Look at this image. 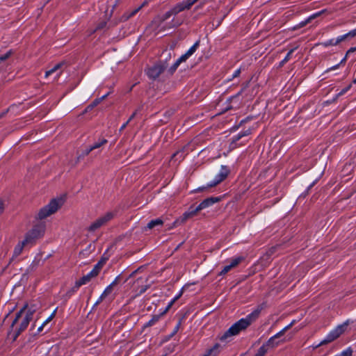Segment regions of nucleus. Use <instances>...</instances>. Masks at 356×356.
Returning <instances> with one entry per match:
<instances>
[{
	"label": "nucleus",
	"instance_id": "nucleus-1",
	"mask_svg": "<svg viewBox=\"0 0 356 356\" xmlns=\"http://www.w3.org/2000/svg\"><path fill=\"white\" fill-rule=\"evenodd\" d=\"M260 310H255L245 318H241L234 323L221 337L220 340L223 341L229 337L238 334L241 331L245 330L252 323L253 320L259 316Z\"/></svg>",
	"mask_w": 356,
	"mask_h": 356
},
{
	"label": "nucleus",
	"instance_id": "nucleus-2",
	"mask_svg": "<svg viewBox=\"0 0 356 356\" xmlns=\"http://www.w3.org/2000/svg\"><path fill=\"white\" fill-rule=\"evenodd\" d=\"M294 321L291 322L289 325L282 329L275 335L270 337L265 343H264L258 350L257 353L254 356H265L269 348H274L277 346L280 341H276L277 339H279L284 334V333L289 330L294 323Z\"/></svg>",
	"mask_w": 356,
	"mask_h": 356
},
{
	"label": "nucleus",
	"instance_id": "nucleus-3",
	"mask_svg": "<svg viewBox=\"0 0 356 356\" xmlns=\"http://www.w3.org/2000/svg\"><path fill=\"white\" fill-rule=\"evenodd\" d=\"M171 56L168 54V57L165 60H159L153 65L148 67L146 70L147 76L152 80H156L168 67V59L170 58Z\"/></svg>",
	"mask_w": 356,
	"mask_h": 356
},
{
	"label": "nucleus",
	"instance_id": "nucleus-4",
	"mask_svg": "<svg viewBox=\"0 0 356 356\" xmlns=\"http://www.w3.org/2000/svg\"><path fill=\"white\" fill-rule=\"evenodd\" d=\"M63 200L61 199L56 200L53 199L50 202L42 207L38 213V218L39 220H43L49 216L56 213L62 206Z\"/></svg>",
	"mask_w": 356,
	"mask_h": 356
},
{
	"label": "nucleus",
	"instance_id": "nucleus-5",
	"mask_svg": "<svg viewBox=\"0 0 356 356\" xmlns=\"http://www.w3.org/2000/svg\"><path fill=\"white\" fill-rule=\"evenodd\" d=\"M45 231V225L44 222H40L35 225L31 230H30L25 236V242L29 243H33L35 239L40 238L43 236Z\"/></svg>",
	"mask_w": 356,
	"mask_h": 356
},
{
	"label": "nucleus",
	"instance_id": "nucleus-6",
	"mask_svg": "<svg viewBox=\"0 0 356 356\" xmlns=\"http://www.w3.org/2000/svg\"><path fill=\"white\" fill-rule=\"evenodd\" d=\"M229 174V168L225 165H222L220 173L217 175L216 179L213 182L209 184L207 186L199 187L198 188L195 189L194 192H202L207 188L216 186L224 179H225Z\"/></svg>",
	"mask_w": 356,
	"mask_h": 356
},
{
	"label": "nucleus",
	"instance_id": "nucleus-7",
	"mask_svg": "<svg viewBox=\"0 0 356 356\" xmlns=\"http://www.w3.org/2000/svg\"><path fill=\"white\" fill-rule=\"evenodd\" d=\"M200 45V41H197L186 54L182 55L168 70L170 74H172L180 65V63L185 62L197 49Z\"/></svg>",
	"mask_w": 356,
	"mask_h": 356
},
{
	"label": "nucleus",
	"instance_id": "nucleus-8",
	"mask_svg": "<svg viewBox=\"0 0 356 356\" xmlns=\"http://www.w3.org/2000/svg\"><path fill=\"white\" fill-rule=\"evenodd\" d=\"M113 218V213L111 212L106 213L104 216L99 217L95 222H93L90 227L88 228V231L89 232H95L97 229L100 228L102 226L106 224L108 221H110Z\"/></svg>",
	"mask_w": 356,
	"mask_h": 356
},
{
	"label": "nucleus",
	"instance_id": "nucleus-9",
	"mask_svg": "<svg viewBox=\"0 0 356 356\" xmlns=\"http://www.w3.org/2000/svg\"><path fill=\"white\" fill-rule=\"evenodd\" d=\"M200 211L197 210V208H194L193 206H191L188 211H186L183 213L181 216L177 218L173 223V227H176L179 225L184 224L188 219L193 218L196 216Z\"/></svg>",
	"mask_w": 356,
	"mask_h": 356
},
{
	"label": "nucleus",
	"instance_id": "nucleus-10",
	"mask_svg": "<svg viewBox=\"0 0 356 356\" xmlns=\"http://www.w3.org/2000/svg\"><path fill=\"white\" fill-rule=\"evenodd\" d=\"M182 293H183V289L180 291V293H179V295H177L170 303L169 305H168V307H166V309L163 312H161L160 314H158V315H154L152 318L151 320H149L147 324L145 325V327H150L152 325H153L156 322H157L159 321V319L160 318V317L163 315H164L167 312L168 310L171 307V306L173 305V303L177 300L182 295Z\"/></svg>",
	"mask_w": 356,
	"mask_h": 356
},
{
	"label": "nucleus",
	"instance_id": "nucleus-11",
	"mask_svg": "<svg viewBox=\"0 0 356 356\" xmlns=\"http://www.w3.org/2000/svg\"><path fill=\"white\" fill-rule=\"evenodd\" d=\"M97 277L95 273L91 270L88 274L83 275L81 278L75 282L74 286L72 288L71 291H76L81 286L89 282L91 279Z\"/></svg>",
	"mask_w": 356,
	"mask_h": 356
},
{
	"label": "nucleus",
	"instance_id": "nucleus-12",
	"mask_svg": "<svg viewBox=\"0 0 356 356\" xmlns=\"http://www.w3.org/2000/svg\"><path fill=\"white\" fill-rule=\"evenodd\" d=\"M31 320H32V318H31V317H30V315L24 316V318L22 319V321L19 325V328L16 330V332L13 336V341H15L17 339V338L19 336V334L27 328V327H28L29 323L31 321Z\"/></svg>",
	"mask_w": 356,
	"mask_h": 356
},
{
	"label": "nucleus",
	"instance_id": "nucleus-13",
	"mask_svg": "<svg viewBox=\"0 0 356 356\" xmlns=\"http://www.w3.org/2000/svg\"><path fill=\"white\" fill-rule=\"evenodd\" d=\"M220 200V197H211L204 200L197 207V210L201 211L214 203L218 202Z\"/></svg>",
	"mask_w": 356,
	"mask_h": 356
},
{
	"label": "nucleus",
	"instance_id": "nucleus-14",
	"mask_svg": "<svg viewBox=\"0 0 356 356\" xmlns=\"http://www.w3.org/2000/svg\"><path fill=\"white\" fill-rule=\"evenodd\" d=\"M348 323H345L342 325H338L334 330L329 333V335L332 337L333 340L337 339L339 336L343 334L345 331L346 327H347Z\"/></svg>",
	"mask_w": 356,
	"mask_h": 356
},
{
	"label": "nucleus",
	"instance_id": "nucleus-15",
	"mask_svg": "<svg viewBox=\"0 0 356 356\" xmlns=\"http://www.w3.org/2000/svg\"><path fill=\"white\" fill-rule=\"evenodd\" d=\"M326 12V10H322L321 11H319L318 13H316L313 15H312L310 17H309L306 20L303 21V22H301L298 27V28H302L305 26H306L308 23L311 22V21L312 19H314L316 18H317L318 17L321 16L323 13H325Z\"/></svg>",
	"mask_w": 356,
	"mask_h": 356
},
{
	"label": "nucleus",
	"instance_id": "nucleus-16",
	"mask_svg": "<svg viewBox=\"0 0 356 356\" xmlns=\"http://www.w3.org/2000/svg\"><path fill=\"white\" fill-rule=\"evenodd\" d=\"M109 92L102 96L100 98L95 99L90 104H89L84 110L83 113H86L92 111L95 106H97L102 101H103L108 95Z\"/></svg>",
	"mask_w": 356,
	"mask_h": 356
},
{
	"label": "nucleus",
	"instance_id": "nucleus-17",
	"mask_svg": "<svg viewBox=\"0 0 356 356\" xmlns=\"http://www.w3.org/2000/svg\"><path fill=\"white\" fill-rule=\"evenodd\" d=\"M220 348L221 346L219 343H216L203 356H217L220 352Z\"/></svg>",
	"mask_w": 356,
	"mask_h": 356
},
{
	"label": "nucleus",
	"instance_id": "nucleus-18",
	"mask_svg": "<svg viewBox=\"0 0 356 356\" xmlns=\"http://www.w3.org/2000/svg\"><path fill=\"white\" fill-rule=\"evenodd\" d=\"M29 244L28 242H25V239L21 242H19L15 248L14 252H13V257H18L22 252L24 247Z\"/></svg>",
	"mask_w": 356,
	"mask_h": 356
},
{
	"label": "nucleus",
	"instance_id": "nucleus-19",
	"mask_svg": "<svg viewBox=\"0 0 356 356\" xmlns=\"http://www.w3.org/2000/svg\"><path fill=\"white\" fill-rule=\"evenodd\" d=\"M342 41H343V38L341 36H340L336 40H334V39H331L328 41L321 43V44L325 47H327L328 46H335L341 42Z\"/></svg>",
	"mask_w": 356,
	"mask_h": 356
},
{
	"label": "nucleus",
	"instance_id": "nucleus-20",
	"mask_svg": "<svg viewBox=\"0 0 356 356\" xmlns=\"http://www.w3.org/2000/svg\"><path fill=\"white\" fill-rule=\"evenodd\" d=\"M27 305H25L17 314H16V316H15V319L13 321L12 323H11V325H10V329H13V327L15 326V325L17 323V321H19V319L22 317V314L24 312V311L26 310V309L27 308Z\"/></svg>",
	"mask_w": 356,
	"mask_h": 356
},
{
	"label": "nucleus",
	"instance_id": "nucleus-21",
	"mask_svg": "<svg viewBox=\"0 0 356 356\" xmlns=\"http://www.w3.org/2000/svg\"><path fill=\"white\" fill-rule=\"evenodd\" d=\"M141 9V7H138V8L134 10L133 11L130 13H125L122 17L120 21L125 22L128 20L130 17L135 15Z\"/></svg>",
	"mask_w": 356,
	"mask_h": 356
},
{
	"label": "nucleus",
	"instance_id": "nucleus-22",
	"mask_svg": "<svg viewBox=\"0 0 356 356\" xmlns=\"http://www.w3.org/2000/svg\"><path fill=\"white\" fill-rule=\"evenodd\" d=\"M163 224V221L160 218H157L149 221L147 225V228L151 229L155 227L156 226L162 225Z\"/></svg>",
	"mask_w": 356,
	"mask_h": 356
},
{
	"label": "nucleus",
	"instance_id": "nucleus-23",
	"mask_svg": "<svg viewBox=\"0 0 356 356\" xmlns=\"http://www.w3.org/2000/svg\"><path fill=\"white\" fill-rule=\"evenodd\" d=\"M173 15H174V13H172V9H171L170 10L165 13L163 16L158 17L157 19L159 22V25H160L162 22H163L164 21H165L166 19L170 18Z\"/></svg>",
	"mask_w": 356,
	"mask_h": 356
},
{
	"label": "nucleus",
	"instance_id": "nucleus-24",
	"mask_svg": "<svg viewBox=\"0 0 356 356\" xmlns=\"http://www.w3.org/2000/svg\"><path fill=\"white\" fill-rule=\"evenodd\" d=\"M56 311H57V308L53 312V313L50 315V316L42 324V325H40L38 327V332H40L43 330L44 326L47 323L50 322L54 318V316L56 315Z\"/></svg>",
	"mask_w": 356,
	"mask_h": 356
},
{
	"label": "nucleus",
	"instance_id": "nucleus-25",
	"mask_svg": "<svg viewBox=\"0 0 356 356\" xmlns=\"http://www.w3.org/2000/svg\"><path fill=\"white\" fill-rule=\"evenodd\" d=\"M63 65V63H59L58 64H56L53 68H51V70H47L45 72V77H47L49 76V75H51V74L54 73L55 72H56L58 70H59L62 65Z\"/></svg>",
	"mask_w": 356,
	"mask_h": 356
},
{
	"label": "nucleus",
	"instance_id": "nucleus-26",
	"mask_svg": "<svg viewBox=\"0 0 356 356\" xmlns=\"http://www.w3.org/2000/svg\"><path fill=\"white\" fill-rule=\"evenodd\" d=\"M250 134H251V131L250 129H248V130H246L245 131L239 133L237 136H234V138L233 139V142L236 143L238 140H239L241 138H243V136H248Z\"/></svg>",
	"mask_w": 356,
	"mask_h": 356
},
{
	"label": "nucleus",
	"instance_id": "nucleus-27",
	"mask_svg": "<svg viewBox=\"0 0 356 356\" xmlns=\"http://www.w3.org/2000/svg\"><path fill=\"white\" fill-rule=\"evenodd\" d=\"M108 140L105 138L100 139L98 142L95 143L92 146L93 149H96L97 148L101 147L102 145L106 144Z\"/></svg>",
	"mask_w": 356,
	"mask_h": 356
},
{
	"label": "nucleus",
	"instance_id": "nucleus-28",
	"mask_svg": "<svg viewBox=\"0 0 356 356\" xmlns=\"http://www.w3.org/2000/svg\"><path fill=\"white\" fill-rule=\"evenodd\" d=\"M13 54H14V51L12 49H10L5 54L0 56V63L8 59L12 55H13Z\"/></svg>",
	"mask_w": 356,
	"mask_h": 356
},
{
	"label": "nucleus",
	"instance_id": "nucleus-29",
	"mask_svg": "<svg viewBox=\"0 0 356 356\" xmlns=\"http://www.w3.org/2000/svg\"><path fill=\"white\" fill-rule=\"evenodd\" d=\"M113 290V287L111 285H108L102 294V298H105L107 296L111 294Z\"/></svg>",
	"mask_w": 356,
	"mask_h": 356
},
{
	"label": "nucleus",
	"instance_id": "nucleus-30",
	"mask_svg": "<svg viewBox=\"0 0 356 356\" xmlns=\"http://www.w3.org/2000/svg\"><path fill=\"white\" fill-rule=\"evenodd\" d=\"M243 258L241 257H238L237 258L234 259L232 262L230 263V266L233 268L236 266H237L242 261Z\"/></svg>",
	"mask_w": 356,
	"mask_h": 356
},
{
	"label": "nucleus",
	"instance_id": "nucleus-31",
	"mask_svg": "<svg viewBox=\"0 0 356 356\" xmlns=\"http://www.w3.org/2000/svg\"><path fill=\"white\" fill-rule=\"evenodd\" d=\"M103 266L99 264V262L94 266L93 269L92 270V271L95 273V275L96 276H97L100 272V270H102Z\"/></svg>",
	"mask_w": 356,
	"mask_h": 356
},
{
	"label": "nucleus",
	"instance_id": "nucleus-32",
	"mask_svg": "<svg viewBox=\"0 0 356 356\" xmlns=\"http://www.w3.org/2000/svg\"><path fill=\"white\" fill-rule=\"evenodd\" d=\"M355 36H356V29L350 31V32H348V33H346L343 35H341L343 40H345L348 37L354 38Z\"/></svg>",
	"mask_w": 356,
	"mask_h": 356
},
{
	"label": "nucleus",
	"instance_id": "nucleus-33",
	"mask_svg": "<svg viewBox=\"0 0 356 356\" xmlns=\"http://www.w3.org/2000/svg\"><path fill=\"white\" fill-rule=\"evenodd\" d=\"M353 355V350L351 348H348L346 350H343L339 356H352Z\"/></svg>",
	"mask_w": 356,
	"mask_h": 356
},
{
	"label": "nucleus",
	"instance_id": "nucleus-34",
	"mask_svg": "<svg viewBox=\"0 0 356 356\" xmlns=\"http://www.w3.org/2000/svg\"><path fill=\"white\" fill-rule=\"evenodd\" d=\"M298 46H296L293 48H292L291 49H290V51L288 52V54H286V56H285V58H284V61H286L288 62L290 58H291V54H293V52L296 49H298Z\"/></svg>",
	"mask_w": 356,
	"mask_h": 356
},
{
	"label": "nucleus",
	"instance_id": "nucleus-35",
	"mask_svg": "<svg viewBox=\"0 0 356 356\" xmlns=\"http://www.w3.org/2000/svg\"><path fill=\"white\" fill-rule=\"evenodd\" d=\"M35 311H36V309L33 306H31L29 308V309L27 310L25 315H26V316L30 315V317H31V318L33 319V314L35 312Z\"/></svg>",
	"mask_w": 356,
	"mask_h": 356
},
{
	"label": "nucleus",
	"instance_id": "nucleus-36",
	"mask_svg": "<svg viewBox=\"0 0 356 356\" xmlns=\"http://www.w3.org/2000/svg\"><path fill=\"white\" fill-rule=\"evenodd\" d=\"M334 341V340L332 339V337H330V335H329V334H328V335L326 337V338H325L324 340H323V341L319 343V345H318V346L325 345V344H327V343H330V342H332V341Z\"/></svg>",
	"mask_w": 356,
	"mask_h": 356
},
{
	"label": "nucleus",
	"instance_id": "nucleus-37",
	"mask_svg": "<svg viewBox=\"0 0 356 356\" xmlns=\"http://www.w3.org/2000/svg\"><path fill=\"white\" fill-rule=\"evenodd\" d=\"M106 24H107V22L106 21H103V22H99L97 24L95 31L104 29V27H106Z\"/></svg>",
	"mask_w": 356,
	"mask_h": 356
},
{
	"label": "nucleus",
	"instance_id": "nucleus-38",
	"mask_svg": "<svg viewBox=\"0 0 356 356\" xmlns=\"http://www.w3.org/2000/svg\"><path fill=\"white\" fill-rule=\"evenodd\" d=\"M232 268L230 266V265L225 266L220 273V275H225Z\"/></svg>",
	"mask_w": 356,
	"mask_h": 356
},
{
	"label": "nucleus",
	"instance_id": "nucleus-39",
	"mask_svg": "<svg viewBox=\"0 0 356 356\" xmlns=\"http://www.w3.org/2000/svg\"><path fill=\"white\" fill-rule=\"evenodd\" d=\"M108 259V257L106 256V253H104L101 259L98 262L101 264L102 266H104Z\"/></svg>",
	"mask_w": 356,
	"mask_h": 356
},
{
	"label": "nucleus",
	"instance_id": "nucleus-40",
	"mask_svg": "<svg viewBox=\"0 0 356 356\" xmlns=\"http://www.w3.org/2000/svg\"><path fill=\"white\" fill-rule=\"evenodd\" d=\"M93 149V148L92 147V146L89 147L88 148H86L83 154H82V156H88Z\"/></svg>",
	"mask_w": 356,
	"mask_h": 356
},
{
	"label": "nucleus",
	"instance_id": "nucleus-41",
	"mask_svg": "<svg viewBox=\"0 0 356 356\" xmlns=\"http://www.w3.org/2000/svg\"><path fill=\"white\" fill-rule=\"evenodd\" d=\"M180 325H181V321H179V323H177V325H176V327H175L174 329V331L172 332V333L170 334V337L174 336L177 332V331L179 330V327H180Z\"/></svg>",
	"mask_w": 356,
	"mask_h": 356
},
{
	"label": "nucleus",
	"instance_id": "nucleus-42",
	"mask_svg": "<svg viewBox=\"0 0 356 356\" xmlns=\"http://www.w3.org/2000/svg\"><path fill=\"white\" fill-rule=\"evenodd\" d=\"M351 86H352V85L350 84L347 87H346L343 89H342L341 91L340 92H339V95H342L345 94L348 90H350Z\"/></svg>",
	"mask_w": 356,
	"mask_h": 356
},
{
	"label": "nucleus",
	"instance_id": "nucleus-43",
	"mask_svg": "<svg viewBox=\"0 0 356 356\" xmlns=\"http://www.w3.org/2000/svg\"><path fill=\"white\" fill-rule=\"evenodd\" d=\"M149 286H150L149 284L142 286L140 287V294H142V293H145L147 290V289L149 288Z\"/></svg>",
	"mask_w": 356,
	"mask_h": 356
},
{
	"label": "nucleus",
	"instance_id": "nucleus-44",
	"mask_svg": "<svg viewBox=\"0 0 356 356\" xmlns=\"http://www.w3.org/2000/svg\"><path fill=\"white\" fill-rule=\"evenodd\" d=\"M276 250V247H272L270 249H269L267 252H266V254L267 256H270L272 255Z\"/></svg>",
	"mask_w": 356,
	"mask_h": 356
},
{
	"label": "nucleus",
	"instance_id": "nucleus-45",
	"mask_svg": "<svg viewBox=\"0 0 356 356\" xmlns=\"http://www.w3.org/2000/svg\"><path fill=\"white\" fill-rule=\"evenodd\" d=\"M120 280V276L119 275L115 279V280L110 285H111L113 287H114L115 285H117L119 283Z\"/></svg>",
	"mask_w": 356,
	"mask_h": 356
},
{
	"label": "nucleus",
	"instance_id": "nucleus-46",
	"mask_svg": "<svg viewBox=\"0 0 356 356\" xmlns=\"http://www.w3.org/2000/svg\"><path fill=\"white\" fill-rule=\"evenodd\" d=\"M356 51V46L354 47H351L350 49H349L348 50V51L346 52V56H348V54H350V53H353V52H355Z\"/></svg>",
	"mask_w": 356,
	"mask_h": 356
},
{
	"label": "nucleus",
	"instance_id": "nucleus-47",
	"mask_svg": "<svg viewBox=\"0 0 356 356\" xmlns=\"http://www.w3.org/2000/svg\"><path fill=\"white\" fill-rule=\"evenodd\" d=\"M240 74H241V70L238 69L233 74V78L238 76L240 75Z\"/></svg>",
	"mask_w": 356,
	"mask_h": 356
},
{
	"label": "nucleus",
	"instance_id": "nucleus-48",
	"mask_svg": "<svg viewBox=\"0 0 356 356\" xmlns=\"http://www.w3.org/2000/svg\"><path fill=\"white\" fill-rule=\"evenodd\" d=\"M3 202L1 200H0V215L3 213Z\"/></svg>",
	"mask_w": 356,
	"mask_h": 356
},
{
	"label": "nucleus",
	"instance_id": "nucleus-49",
	"mask_svg": "<svg viewBox=\"0 0 356 356\" xmlns=\"http://www.w3.org/2000/svg\"><path fill=\"white\" fill-rule=\"evenodd\" d=\"M129 123V121H127V122H125V123H124V124L120 127V131H121L124 130V129L126 128V127L127 126V124H128Z\"/></svg>",
	"mask_w": 356,
	"mask_h": 356
},
{
	"label": "nucleus",
	"instance_id": "nucleus-50",
	"mask_svg": "<svg viewBox=\"0 0 356 356\" xmlns=\"http://www.w3.org/2000/svg\"><path fill=\"white\" fill-rule=\"evenodd\" d=\"M137 113V111H136L129 118V120L127 121L130 122L131 120H132V119H134V118L136 116Z\"/></svg>",
	"mask_w": 356,
	"mask_h": 356
},
{
	"label": "nucleus",
	"instance_id": "nucleus-51",
	"mask_svg": "<svg viewBox=\"0 0 356 356\" xmlns=\"http://www.w3.org/2000/svg\"><path fill=\"white\" fill-rule=\"evenodd\" d=\"M104 298H102V296L99 297V300L96 302L95 305H99Z\"/></svg>",
	"mask_w": 356,
	"mask_h": 356
},
{
	"label": "nucleus",
	"instance_id": "nucleus-52",
	"mask_svg": "<svg viewBox=\"0 0 356 356\" xmlns=\"http://www.w3.org/2000/svg\"><path fill=\"white\" fill-rule=\"evenodd\" d=\"M286 63H287L286 61H284V59H283L280 63V67H282Z\"/></svg>",
	"mask_w": 356,
	"mask_h": 356
},
{
	"label": "nucleus",
	"instance_id": "nucleus-53",
	"mask_svg": "<svg viewBox=\"0 0 356 356\" xmlns=\"http://www.w3.org/2000/svg\"><path fill=\"white\" fill-rule=\"evenodd\" d=\"M179 154V152H177L176 153L173 154L172 156V158H174V157H176L177 156H178Z\"/></svg>",
	"mask_w": 356,
	"mask_h": 356
},
{
	"label": "nucleus",
	"instance_id": "nucleus-54",
	"mask_svg": "<svg viewBox=\"0 0 356 356\" xmlns=\"http://www.w3.org/2000/svg\"><path fill=\"white\" fill-rule=\"evenodd\" d=\"M346 58H347V56H346L343 58V60L341 61L340 64L343 63L346 61Z\"/></svg>",
	"mask_w": 356,
	"mask_h": 356
},
{
	"label": "nucleus",
	"instance_id": "nucleus-55",
	"mask_svg": "<svg viewBox=\"0 0 356 356\" xmlns=\"http://www.w3.org/2000/svg\"><path fill=\"white\" fill-rule=\"evenodd\" d=\"M339 64L338 65H336L335 66L332 67L330 68V70H334V69H337L338 67H339Z\"/></svg>",
	"mask_w": 356,
	"mask_h": 356
},
{
	"label": "nucleus",
	"instance_id": "nucleus-56",
	"mask_svg": "<svg viewBox=\"0 0 356 356\" xmlns=\"http://www.w3.org/2000/svg\"><path fill=\"white\" fill-rule=\"evenodd\" d=\"M145 5H146V2H144V3H143L140 7H141V8H142V7H143V6H144Z\"/></svg>",
	"mask_w": 356,
	"mask_h": 356
},
{
	"label": "nucleus",
	"instance_id": "nucleus-57",
	"mask_svg": "<svg viewBox=\"0 0 356 356\" xmlns=\"http://www.w3.org/2000/svg\"><path fill=\"white\" fill-rule=\"evenodd\" d=\"M353 82L354 83H356V77L353 79Z\"/></svg>",
	"mask_w": 356,
	"mask_h": 356
},
{
	"label": "nucleus",
	"instance_id": "nucleus-58",
	"mask_svg": "<svg viewBox=\"0 0 356 356\" xmlns=\"http://www.w3.org/2000/svg\"><path fill=\"white\" fill-rule=\"evenodd\" d=\"M335 356H339V355H335Z\"/></svg>",
	"mask_w": 356,
	"mask_h": 356
},
{
	"label": "nucleus",
	"instance_id": "nucleus-59",
	"mask_svg": "<svg viewBox=\"0 0 356 356\" xmlns=\"http://www.w3.org/2000/svg\"><path fill=\"white\" fill-rule=\"evenodd\" d=\"M2 115L0 116V118L1 117Z\"/></svg>",
	"mask_w": 356,
	"mask_h": 356
}]
</instances>
